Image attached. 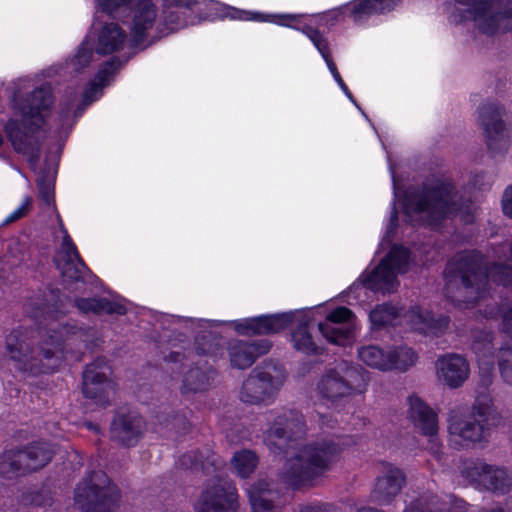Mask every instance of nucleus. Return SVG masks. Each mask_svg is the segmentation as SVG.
<instances>
[{
    "label": "nucleus",
    "mask_w": 512,
    "mask_h": 512,
    "mask_svg": "<svg viewBox=\"0 0 512 512\" xmlns=\"http://www.w3.org/2000/svg\"><path fill=\"white\" fill-rule=\"evenodd\" d=\"M85 34L99 56L145 48L187 26L216 18L214 0H93Z\"/></svg>",
    "instance_id": "nucleus-1"
},
{
    "label": "nucleus",
    "mask_w": 512,
    "mask_h": 512,
    "mask_svg": "<svg viewBox=\"0 0 512 512\" xmlns=\"http://www.w3.org/2000/svg\"><path fill=\"white\" fill-rule=\"evenodd\" d=\"M99 56L90 40L84 36L79 45L71 52L63 63L55 64L45 70V76L51 77L63 72L72 77L62 96V107L55 121V126L49 132V139L54 141L51 148V158H47L48 167L37 180L39 197L47 206L54 204V182L57 172V161L62 153L75 122L93 102L103 95L105 87L109 86L120 67L118 60H108L99 65L96 72L92 66Z\"/></svg>",
    "instance_id": "nucleus-2"
},
{
    "label": "nucleus",
    "mask_w": 512,
    "mask_h": 512,
    "mask_svg": "<svg viewBox=\"0 0 512 512\" xmlns=\"http://www.w3.org/2000/svg\"><path fill=\"white\" fill-rule=\"evenodd\" d=\"M269 427L263 440L272 453L289 454L281 472L282 480L298 487L329 471L339 460L352 439L342 435H327L302 443L305 425L302 415L291 409H275L268 414Z\"/></svg>",
    "instance_id": "nucleus-3"
},
{
    "label": "nucleus",
    "mask_w": 512,
    "mask_h": 512,
    "mask_svg": "<svg viewBox=\"0 0 512 512\" xmlns=\"http://www.w3.org/2000/svg\"><path fill=\"white\" fill-rule=\"evenodd\" d=\"M27 312L40 322L41 341L37 349L30 347L26 332L12 331L6 339V349L15 368L30 375L48 374L57 370L68 358L72 346L84 342L87 331L59 319L65 311L57 302L37 295L27 302Z\"/></svg>",
    "instance_id": "nucleus-4"
},
{
    "label": "nucleus",
    "mask_w": 512,
    "mask_h": 512,
    "mask_svg": "<svg viewBox=\"0 0 512 512\" xmlns=\"http://www.w3.org/2000/svg\"><path fill=\"white\" fill-rule=\"evenodd\" d=\"M387 162L393 183V202L380 247L385 243L389 244L396 233L397 205L401 206L406 221L411 225L437 227L442 220L453 216H459L464 223L473 221L476 205L470 201L458 204V197L453 193V186L448 178H429L423 183L421 191L412 187L404 190L402 179L397 176L396 166L389 154Z\"/></svg>",
    "instance_id": "nucleus-5"
},
{
    "label": "nucleus",
    "mask_w": 512,
    "mask_h": 512,
    "mask_svg": "<svg viewBox=\"0 0 512 512\" xmlns=\"http://www.w3.org/2000/svg\"><path fill=\"white\" fill-rule=\"evenodd\" d=\"M292 317L293 313H276L225 321L165 315L162 318L165 329L171 331L173 335L181 336L179 339H170V342L177 341L182 344L188 334L194 337L192 349L182 351L181 345L180 349L171 350L165 359L168 363H182L183 359L191 357L193 353L216 358L221 351V327L230 326L235 333L242 336L266 335L286 329ZM172 345L175 348L177 346L176 343Z\"/></svg>",
    "instance_id": "nucleus-6"
},
{
    "label": "nucleus",
    "mask_w": 512,
    "mask_h": 512,
    "mask_svg": "<svg viewBox=\"0 0 512 512\" xmlns=\"http://www.w3.org/2000/svg\"><path fill=\"white\" fill-rule=\"evenodd\" d=\"M32 84L33 77L29 75L10 82L9 108L14 116L7 120L4 131L14 150L22 154L35 169L46 119L54 105V95L51 85L47 83L25 94Z\"/></svg>",
    "instance_id": "nucleus-7"
},
{
    "label": "nucleus",
    "mask_w": 512,
    "mask_h": 512,
    "mask_svg": "<svg viewBox=\"0 0 512 512\" xmlns=\"http://www.w3.org/2000/svg\"><path fill=\"white\" fill-rule=\"evenodd\" d=\"M446 294L459 307H469L483 297L490 283L509 288L512 283V269L495 264L489 270L482 265V259L475 252H461L453 257L444 271Z\"/></svg>",
    "instance_id": "nucleus-8"
},
{
    "label": "nucleus",
    "mask_w": 512,
    "mask_h": 512,
    "mask_svg": "<svg viewBox=\"0 0 512 512\" xmlns=\"http://www.w3.org/2000/svg\"><path fill=\"white\" fill-rule=\"evenodd\" d=\"M408 249L393 245L380 263L372 270H366L345 292L349 305L364 304L370 300V293L391 294L399 287L398 276L407 273L413 266Z\"/></svg>",
    "instance_id": "nucleus-9"
},
{
    "label": "nucleus",
    "mask_w": 512,
    "mask_h": 512,
    "mask_svg": "<svg viewBox=\"0 0 512 512\" xmlns=\"http://www.w3.org/2000/svg\"><path fill=\"white\" fill-rule=\"evenodd\" d=\"M216 18L231 20L270 23L280 27L301 32L313 44L324 62L332 59L330 44L317 27L308 21L304 13H267L254 10H243L216 1Z\"/></svg>",
    "instance_id": "nucleus-10"
},
{
    "label": "nucleus",
    "mask_w": 512,
    "mask_h": 512,
    "mask_svg": "<svg viewBox=\"0 0 512 512\" xmlns=\"http://www.w3.org/2000/svg\"><path fill=\"white\" fill-rule=\"evenodd\" d=\"M511 0H454L447 7L454 23L471 20L485 34L508 31L512 22Z\"/></svg>",
    "instance_id": "nucleus-11"
},
{
    "label": "nucleus",
    "mask_w": 512,
    "mask_h": 512,
    "mask_svg": "<svg viewBox=\"0 0 512 512\" xmlns=\"http://www.w3.org/2000/svg\"><path fill=\"white\" fill-rule=\"evenodd\" d=\"M404 323L411 330L426 336L437 337L446 331L449 318L444 315L434 317L431 311L417 305L402 313L392 304L384 303L375 306L369 312V324L372 331H380Z\"/></svg>",
    "instance_id": "nucleus-12"
},
{
    "label": "nucleus",
    "mask_w": 512,
    "mask_h": 512,
    "mask_svg": "<svg viewBox=\"0 0 512 512\" xmlns=\"http://www.w3.org/2000/svg\"><path fill=\"white\" fill-rule=\"evenodd\" d=\"M493 414L492 400L489 395L476 397L471 410L463 414H454L449 419V440L458 447H474L488 438L489 422Z\"/></svg>",
    "instance_id": "nucleus-13"
},
{
    "label": "nucleus",
    "mask_w": 512,
    "mask_h": 512,
    "mask_svg": "<svg viewBox=\"0 0 512 512\" xmlns=\"http://www.w3.org/2000/svg\"><path fill=\"white\" fill-rule=\"evenodd\" d=\"M366 391L360 369L346 361L329 366L316 382V396L323 405L333 407L339 400Z\"/></svg>",
    "instance_id": "nucleus-14"
},
{
    "label": "nucleus",
    "mask_w": 512,
    "mask_h": 512,
    "mask_svg": "<svg viewBox=\"0 0 512 512\" xmlns=\"http://www.w3.org/2000/svg\"><path fill=\"white\" fill-rule=\"evenodd\" d=\"M286 379L284 368L273 362L256 366L243 381L239 399L250 405L272 404Z\"/></svg>",
    "instance_id": "nucleus-15"
},
{
    "label": "nucleus",
    "mask_w": 512,
    "mask_h": 512,
    "mask_svg": "<svg viewBox=\"0 0 512 512\" xmlns=\"http://www.w3.org/2000/svg\"><path fill=\"white\" fill-rule=\"evenodd\" d=\"M119 490L103 471H94L75 488L74 503L83 512H112Z\"/></svg>",
    "instance_id": "nucleus-16"
},
{
    "label": "nucleus",
    "mask_w": 512,
    "mask_h": 512,
    "mask_svg": "<svg viewBox=\"0 0 512 512\" xmlns=\"http://www.w3.org/2000/svg\"><path fill=\"white\" fill-rule=\"evenodd\" d=\"M402 0H353L325 12L309 15L312 25L333 27L350 17L356 23H364L372 15L383 14L393 10Z\"/></svg>",
    "instance_id": "nucleus-17"
},
{
    "label": "nucleus",
    "mask_w": 512,
    "mask_h": 512,
    "mask_svg": "<svg viewBox=\"0 0 512 512\" xmlns=\"http://www.w3.org/2000/svg\"><path fill=\"white\" fill-rule=\"evenodd\" d=\"M314 314L325 315L318 323V330L329 342L339 346L352 343L357 329V317L353 311L344 306H338L327 311L324 305L314 307Z\"/></svg>",
    "instance_id": "nucleus-18"
},
{
    "label": "nucleus",
    "mask_w": 512,
    "mask_h": 512,
    "mask_svg": "<svg viewBox=\"0 0 512 512\" xmlns=\"http://www.w3.org/2000/svg\"><path fill=\"white\" fill-rule=\"evenodd\" d=\"M53 450L46 443H36L25 450H9L0 456V474L5 477L35 471L45 466Z\"/></svg>",
    "instance_id": "nucleus-19"
},
{
    "label": "nucleus",
    "mask_w": 512,
    "mask_h": 512,
    "mask_svg": "<svg viewBox=\"0 0 512 512\" xmlns=\"http://www.w3.org/2000/svg\"><path fill=\"white\" fill-rule=\"evenodd\" d=\"M237 509L235 485L218 475L207 482L195 504L196 512H237Z\"/></svg>",
    "instance_id": "nucleus-20"
},
{
    "label": "nucleus",
    "mask_w": 512,
    "mask_h": 512,
    "mask_svg": "<svg viewBox=\"0 0 512 512\" xmlns=\"http://www.w3.org/2000/svg\"><path fill=\"white\" fill-rule=\"evenodd\" d=\"M59 228L55 232L56 238H61V245L54 257V262L61 275L74 282L82 281L88 268L81 260L76 246L65 229L60 216L57 214Z\"/></svg>",
    "instance_id": "nucleus-21"
},
{
    "label": "nucleus",
    "mask_w": 512,
    "mask_h": 512,
    "mask_svg": "<svg viewBox=\"0 0 512 512\" xmlns=\"http://www.w3.org/2000/svg\"><path fill=\"white\" fill-rule=\"evenodd\" d=\"M504 114V108L497 103H484L478 109V122L483 127L487 146L495 152L507 148L509 144Z\"/></svg>",
    "instance_id": "nucleus-22"
},
{
    "label": "nucleus",
    "mask_w": 512,
    "mask_h": 512,
    "mask_svg": "<svg viewBox=\"0 0 512 512\" xmlns=\"http://www.w3.org/2000/svg\"><path fill=\"white\" fill-rule=\"evenodd\" d=\"M110 367L105 359H97L83 372V394L97 404L105 406L114 393V385L108 380Z\"/></svg>",
    "instance_id": "nucleus-23"
},
{
    "label": "nucleus",
    "mask_w": 512,
    "mask_h": 512,
    "mask_svg": "<svg viewBox=\"0 0 512 512\" xmlns=\"http://www.w3.org/2000/svg\"><path fill=\"white\" fill-rule=\"evenodd\" d=\"M465 477L479 488L496 493L508 490L507 471L482 462H473L463 471Z\"/></svg>",
    "instance_id": "nucleus-24"
},
{
    "label": "nucleus",
    "mask_w": 512,
    "mask_h": 512,
    "mask_svg": "<svg viewBox=\"0 0 512 512\" xmlns=\"http://www.w3.org/2000/svg\"><path fill=\"white\" fill-rule=\"evenodd\" d=\"M271 342L267 339L245 341L232 339L227 344L230 365L244 370L252 366L256 359L269 352Z\"/></svg>",
    "instance_id": "nucleus-25"
},
{
    "label": "nucleus",
    "mask_w": 512,
    "mask_h": 512,
    "mask_svg": "<svg viewBox=\"0 0 512 512\" xmlns=\"http://www.w3.org/2000/svg\"><path fill=\"white\" fill-rule=\"evenodd\" d=\"M286 313H293L289 326L292 323H297V328L291 334L294 349L306 355L318 354L321 347L309 332V327L314 320V309L303 308Z\"/></svg>",
    "instance_id": "nucleus-26"
},
{
    "label": "nucleus",
    "mask_w": 512,
    "mask_h": 512,
    "mask_svg": "<svg viewBox=\"0 0 512 512\" xmlns=\"http://www.w3.org/2000/svg\"><path fill=\"white\" fill-rule=\"evenodd\" d=\"M434 498L438 497L430 492L410 496L403 512H463L467 507L462 499L450 494H445L441 501H434Z\"/></svg>",
    "instance_id": "nucleus-27"
},
{
    "label": "nucleus",
    "mask_w": 512,
    "mask_h": 512,
    "mask_svg": "<svg viewBox=\"0 0 512 512\" xmlns=\"http://www.w3.org/2000/svg\"><path fill=\"white\" fill-rule=\"evenodd\" d=\"M439 381L450 388H458L468 379L470 368L467 360L459 354H446L435 363Z\"/></svg>",
    "instance_id": "nucleus-28"
},
{
    "label": "nucleus",
    "mask_w": 512,
    "mask_h": 512,
    "mask_svg": "<svg viewBox=\"0 0 512 512\" xmlns=\"http://www.w3.org/2000/svg\"><path fill=\"white\" fill-rule=\"evenodd\" d=\"M382 468V474L376 479L371 499L379 505H386L400 492L404 476L400 469L391 464H383Z\"/></svg>",
    "instance_id": "nucleus-29"
},
{
    "label": "nucleus",
    "mask_w": 512,
    "mask_h": 512,
    "mask_svg": "<svg viewBox=\"0 0 512 512\" xmlns=\"http://www.w3.org/2000/svg\"><path fill=\"white\" fill-rule=\"evenodd\" d=\"M407 417L424 435L435 437L438 432L436 413L416 394L406 400Z\"/></svg>",
    "instance_id": "nucleus-30"
},
{
    "label": "nucleus",
    "mask_w": 512,
    "mask_h": 512,
    "mask_svg": "<svg viewBox=\"0 0 512 512\" xmlns=\"http://www.w3.org/2000/svg\"><path fill=\"white\" fill-rule=\"evenodd\" d=\"M141 430L142 419L134 412L117 415L111 424L112 437L126 446L137 443Z\"/></svg>",
    "instance_id": "nucleus-31"
},
{
    "label": "nucleus",
    "mask_w": 512,
    "mask_h": 512,
    "mask_svg": "<svg viewBox=\"0 0 512 512\" xmlns=\"http://www.w3.org/2000/svg\"><path fill=\"white\" fill-rule=\"evenodd\" d=\"M265 480H258L246 488L251 509L253 512H280L274 505L277 492L269 487Z\"/></svg>",
    "instance_id": "nucleus-32"
},
{
    "label": "nucleus",
    "mask_w": 512,
    "mask_h": 512,
    "mask_svg": "<svg viewBox=\"0 0 512 512\" xmlns=\"http://www.w3.org/2000/svg\"><path fill=\"white\" fill-rule=\"evenodd\" d=\"M76 307L83 313H107L123 315L127 311L124 299L120 296L110 298H82L75 302Z\"/></svg>",
    "instance_id": "nucleus-33"
},
{
    "label": "nucleus",
    "mask_w": 512,
    "mask_h": 512,
    "mask_svg": "<svg viewBox=\"0 0 512 512\" xmlns=\"http://www.w3.org/2000/svg\"><path fill=\"white\" fill-rule=\"evenodd\" d=\"M358 360L371 369L388 372V345L364 344L357 348Z\"/></svg>",
    "instance_id": "nucleus-34"
},
{
    "label": "nucleus",
    "mask_w": 512,
    "mask_h": 512,
    "mask_svg": "<svg viewBox=\"0 0 512 512\" xmlns=\"http://www.w3.org/2000/svg\"><path fill=\"white\" fill-rule=\"evenodd\" d=\"M418 355L406 344L388 345V372H405L416 364Z\"/></svg>",
    "instance_id": "nucleus-35"
},
{
    "label": "nucleus",
    "mask_w": 512,
    "mask_h": 512,
    "mask_svg": "<svg viewBox=\"0 0 512 512\" xmlns=\"http://www.w3.org/2000/svg\"><path fill=\"white\" fill-rule=\"evenodd\" d=\"M215 371L209 367L200 369L199 367L190 368L184 375L182 385L180 387L183 395L190 393L204 392L210 386Z\"/></svg>",
    "instance_id": "nucleus-36"
},
{
    "label": "nucleus",
    "mask_w": 512,
    "mask_h": 512,
    "mask_svg": "<svg viewBox=\"0 0 512 512\" xmlns=\"http://www.w3.org/2000/svg\"><path fill=\"white\" fill-rule=\"evenodd\" d=\"M258 465V456L255 452L243 449L234 453L230 460L232 471L241 478H248Z\"/></svg>",
    "instance_id": "nucleus-37"
},
{
    "label": "nucleus",
    "mask_w": 512,
    "mask_h": 512,
    "mask_svg": "<svg viewBox=\"0 0 512 512\" xmlns=\"http://www.w3.org/2000/svg\"><path fill=\"white\" fill-rule=\"evenodd\" d=\"M206 457L203 458V455L201 454L198 458L196 455L192 456L190 454L184 455L179 460L180 465L186 468H193V469H202L203 471L209 473L210 469L212 468L213 471L216 470V458L215 455L210 451L206 450Z\"/></svg>",
    "instance_id": "nucleus-38"
},
{
    "label": "nucleus",
    "mask_w": 512,
    "mask_h": 512,
    "mask_svg": "<svg viewBox=\"0 0 512 512\" xmlns=\"http://www.w3.org/2000/svg\"><path fill=\"white\" fill-rule=\"evenodd\" d=\"M512 351L509 347H502L499 355V369L505 381L509 382L512 378L511 365Z\"/></svg>",
    "instance_id": "nucleus-39"
},
{
    "label": "nucleus",
    "mask_w": 512,
    "mask_h": 512,
    "mask_svg": "<svg viewBox=\"0 0 512 512\" xmlns=\"http://www.w3.org/2000/svg\"><path fill=\"white\" fill-rule=\"evenodd\" d=\"M31 203H32V199L30 197H28V196L24 197L21 204L7 216L5 222L11 223V222H14V221L22 218L23 216H25L28 213V211L30 210Z\"/></svg>",
    "instance_id": "nucleus-40"
},
{
    "label": "nucleus",
    "mask_w": 512,
    "mask_h": 512,
    "mask_svg": "<svg viewBox=\"0 0 512 512\" xmlns=\"http://www.w3.org/2000/svg\"><path fill=\"white\" fill-rule=\"evenodd\" d=\"M330 506L324 503H308L300 506L299 512H329Z\"/></svg>",
    "instance_id": "nucleus-41"
},
{
    "label": "nucleus",
    "mask_w": 512,
    "mask_h": 512,
    "mask_svg": "<svg viewBox=\"0 0 512 512\" xmlns=\"http://www.w3.org/2000/svg\"><path fill=\"white\" fill-rule=\"evenodd\" d=\"M502 208L506 216L512 217V192L510 186H508L504 192Z\"/></svg>",
    "instance_id": "nucleus-42"
},
{
    "label": "nucleus",
    "mask_w": 512,
    "mask_h": 512,
    "mask_svg": "<svg viewBox=\"0 0 512 512\" xmlns=\"http://www.w3.org/2000/svg\"><path fill=\"white\" fill-rule=\"evenodd\" d=\"M339 88L342 90V92L346 95V97L361 111V113L367 118V116L364 114V112L361 110V108L358 106L356 100L354 99L353 95L349 91L347 85L344 83L343 79L340 82H336Z\"/></svg>",
    "instance_id": "nucleus-43"
},
{
    "label": "nucleus",
    "mask_w": 512,
    "mask_h": 512,
    "mask_svg": "<svg viewBox=\"0 0 512 512\" xmlns=\"http://www.w3.org/2000/svg\"><path fill=\"white\" fill-rule=\"evenodd\" d=\"M339 88L342 90V92L346 95V97L361 111V113L367 118V116L364 114V112L361 110V108L358 106L356 100L354 99L353 95L349 91L347 85L344 83L343 79L340 82H336Z\"/></svg>",
    "instance_id": "nucleus-44"
},
{
    "label": "nucleus",
    "mask_w": 512,
    "mask_h": 512,
    "mask_svg": "<svg viewBox=\"0 0 512 512\" xmlns=\"http://www.w3.org/2000/svg\"><path fill=\"white\" fill-rule=\"evenodd\" d=\"M319 414V422H320V428L325 432V428L332 429L335 424V420L332 419V417L327 415Z\"/></svg>",
    "instance_id": "nucleus-45"
},
{
    "label": "nucleus",
    "mask_w": 512,
    "mask_h": 512,
    "mask_svg": "<svg viewBox=\"0 0 512 512\" xmlns=\"http://www.w3.org/2000/svg\"><path fill=\"white\" fill-rule=\"evenodd\" d=\"M325 63H326V66H327L329 72L331 73L333 79L335 80V82H340L342 80V77H341L340 73L338 72V69H337L333 59H331Z\"/></svg>",
    "instance_id": "nucleus-46"
},
{
    "label": "nucleus",
    "mask_w": 512,
    "mask_h": 512,
    "mask_svg": "<svg viewBox=\"0 0 512 512\" xmlns=\"http://www.w3.org/2000/svg\"><path fill=\"white\" fill-rule=\"evenodd\" d=\"M509 312H510V310H509V309H507V310L503 313V315H502V317H503V322H504V327H505L506 329H508V327H507V326H508V323H509Z\"/></svg>",
    "instance_id": "nucleus-47"
},
{
    "label": "nucleus",
    "mask_w": 512,
    "mask_h": 512,
    "mask_svg": "<svg viewBox=\"0 0 512 512\" xmlns=\"http://www.w3.org/2000/svg\"><path fill=\"white\" fill-rule=\"evenodd\" d=\"M473 349H474L475 353H476V354H477V356H478V360H479V362L481 363V362H482V359H481V357H480V353H481L480 344L475 342V343L473 344Z\"/></svg>",
    "instance_id": "nucleus-48"
},
{
    "label": "nucleus",
    "mask_w": 512,
    "mask_h": 512,
    "mask_svg": "<svg viewBox=\"0 0 512 512\" xmlns=\"http://www.w3.org/2000/svg\"><path fill=\"white\" fill-rule=\"evenodd\" d=\"M356 512H383V511L378 510V509H373L371 507H361V508L357 509Z\"/></svg>",
    "instance_id": "nucleus-49"
},
{
    "label": "nucleus",
    "mask_w": 512,
    "mask_h": 512,
    "mask_svg": "<svg viewBox=\"0 0 512 512\" xmlns=\"http://www.w3.org/2000/svg\"><path fill=\"white\" fill-rule=\"evenodd\" d=\"M484 348L487 349L488 351L491 350V346H490V342L487 341L485 344H484Z\"/></svg>",
    "instance_id": "nucleus-50"
},
{
    "label": "nucleus",
    "mask_w": 512,
    "mask_h": 512,
    "mask_svg": "<svg viewBox=\"0 0 512 512\" xmlns=\"http://www.w3.org/2000/svg\"><path fill=\"white\" fill-rule=\"evenodd\" d=\"M485 364H492V357H488L487 360L484 361Z\"/></svg>",
    "instance_id": "nucleus-51"
},
{
    "label": "nucleus",
    "mask_w": 512,
    "mask_h": 512,
    "mask_svg": "<svg viewBox=\"0 0 512 512\" xmlns=\"http://www.w3.org/2000/svg\"><path fill=\"white\" fill-rule=\"evenodd\" d=\"M4 143V138L3 136L0 134V146Z\"/></svg>",
    "instance_id": "nucleus-52"
},
{
    "label": "nucleus",
    "mask_w": 512,
    "mask_h": 512,
    "mask_svg": "<svg viewBox=\"0 0 512 512\" xmlns=\"http://www.w3.org/2000/svg\"><path fill=\"white\" fill-rule=\"evenodd\" d=\"M2 85H3V83H2V82H0V88L2 87Z\"/></svg>",
    "instance_id": "nucleus-53"
}]
</instances>
